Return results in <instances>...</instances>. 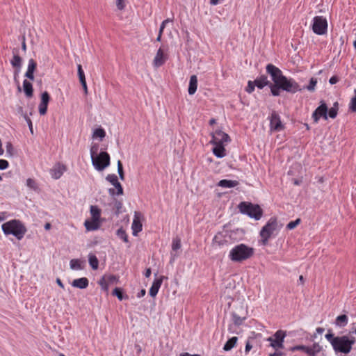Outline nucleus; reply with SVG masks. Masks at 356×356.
<instances>
[{"label": "nucleus", "instance_id": "obj_64", "mask_svg": "<svg viewBox=\"0 0 356 356\" xmlns=\"http://www.w3.org/2000/svg\"><path fill=\"white\" fill-rule=\"evenodd\" d=\"M180 356H200V355L195 354V355H191L188 353H181Z\"/></svg>", "mask_w": 356, "mask_h": 356}, {"label": "nucleus", "instance_id": "obj_23", "mask_svg": "<svg viewBox=\"0 0 356 356\" xmlns=\"http://www.w3.org/2000/svg\"><path fill=\"white\" fill-rule=\"evenodd\" d=\"M214 147H213L212 152L213 154L217 158H223L226 156V150L225 148V145L222 144H213Z\"/></svg>", "mask_w": 356, "mask_h": 356}, {"label": "nucleus", "instance_id": "obj_35", "mask_svg": "<svg viewBox=\"0 0 356 356\" xmlns=\"http://www.w3.org/2000/svg\"><path fill=\"white\" fill-rule=\"evenodd\" d=\"M113 186L117 189L116 195H122L123 188L122 187L121 184L118 181L117 182L115 183V184ZM108 192H109L110 195L115 194V189H113V188H110Z\"/></svg>", "mask_w": 356, "mask_h": 356}, {"label": "nucleus", "instance_id": "obj_37", "mask_svg": "<svg viewBox=\"0 0 356 356\" xmlns=\"http://www.w3.org/2000/svg\"><path fill=\"white\" fill-rule=\"evenodd\" d=\"M106 136V132L103 128H97L92 133L93 138H99L102 140Z\"/></svg>", "mask_w": 356, "mask_h": 356}, {"label": "nucleus", "instance_id": "obj_46", "mask_svg": "<svg viewBox=\"0 0 356 356\" xmlns=\"http://www.w3.org/2000/svg\"><path fill=\"white\" fill-rule=\"evenodd\" d=\"M106 180L108 181L112 185H114L115 182L118 181V177L115 174H109L106 177Z\"/></svg>", "mask_w": 356, "mask_h": 356}, {"label": "nucleus", "instance_id": "obj_42", "mask_svg": "<svg viewBox=\"0 0 356 356\" xmlns=\"http://www.w3.org/2000/svg\"><path fill=\"white\" fill-rule=\"evenodd\" d=\"M26 184L27 187H29V188H31L33 191H36L38 189V186H37L35 181L31 178H29L26 179Z\"/></svg>", "mask_w": 356, "mask_h": 356}, {"label": "nucleus", "instance_id": "obj_58", "mask_svg": "<svg viewBox=\"0 0 356 356\" xmlns=\"http://www.w3.org/2000/svg\"><path fill=\"white\" fill-rule=\"evenodd\" d=\"M118 279L115 275H111L107 277V282L108 283H113L118 282Z\"/></svg>", "mask_w": 356, "mask_h": 356}, {"label": "nucleus", "instance_id": "obj_47", "mask_svg": "<svg viewBox=\"0 0 356 356\" xmlns=\"http://www.w3.org/2000/svg\"><path fill=\"white\" fill-rule=\"evenodd\" d=\"M270 92L273 96H279L280 95V88L277 86L275 84H270Z\"/></svg>", "mask_w": 356, "mask_h": 356}, {"label": "nucleus", "instance_id": "obj_12", "mask_svg": "<svg viewBox=\"0 0 356 356\" xmlns=\"http://www.w3.org/2000/svg\"><path fill=\"white\" fill-rule=\"evenodd\" d=\"M327 106L324 101L320 102V105L313 112L312 118L315 123H317L322 117L327 120Z\"/></svg>", "mask_w": 356, "mask_h": 356}, {"label": "nucleus", "instance_id": "obj_5", "mask_svg": "<svg viewBox=\"0 0 356 356\" xmlns=\"http://www.w3.org/2000/svg\"><path fill=\"white\" fill-rule=\"evenodd\" d=\"M238 209L243 214L248 216L256 220H259L263 214L262 209L258 204L242 202L238 204Z\"/></svg>", "mask_w": 356, "mask_h": 356}, {"label": "nucleus", "instance_id": "obj_34", "mask_svg": "<svg viewBox=\"0 0 356 356\" xmlns=\"http://www.w3.org/2000/svg\"><path fill=\"white\" fill-rule=\"evenodd\" d=\"M339 109V104L337 102L333 104L332 107H331L328 111V115L330 118L334 119L338 113Z\"/></svg>", "mask_w": 356, "mask_h": 356}, {"label": "nucleus", "instance_id": "obj_38", "mask_svg": "<svg viewBox=\"0 0 356 356\" xmlns=\"http://www.w3.org/2000/svg\"><path fill=\"white\" fill-rule=\"evenodd\" d=\"M116 235L118 236V238H120L121 240H122L124 243L129 242L128 236H127L125 230L122 227H120V229H118L117 230Z\"/></svg>", "mask_w": 356, "mask_h": 356}, {"label": "nucleus", "instance_id": "obj_48", "mask_svg": "<svg viewBox=\"0 0 356 356\" xmlns=\"http://www.w3.org/2000/svg\"><path fill=\"white\" fill-rule=\"evenodd\" d=\"M300 222V219H296V220L289 222L286 227L288 229H294L299 223Z\"/></svg>", "mask_w": 356, "mask_h": 356}, {"label": "nucleus", "instance_id": "obj_21", "mask_svg": "<svg viewBox=\"0 0 356 356\" xmlns=\"http://www.w3.org/2000/svg\"><path fill=\"white\" fill-rule=\"evenodd\" d=\"M71 284L73 287L84 289L88 286L89 281L86 277H81L74 280Z\"/></svg>", "mask_w": 356, "mask_h": 356}, {"label": "nucleus", "instance_id": "obj_6", "mask_svg": "<svg viewBox=\"0 0 356 356\" xmlns=\"http://www.w3.org/2000/svg\"><path fill=\"white\" fill-rule=\"evenodd\" d=\"M277 230V222L275 218H270L263 227L260 232L261 241L264 245L267 244L270 236Z\"/></svg>", "mask_w": 356, "mask_h": 356}, {"label": "nucleus", "instance_id": "obj_41", "mask_svg": "<svg viewBox=\"0 0 356 356\" xmlns=\"http://www.w3.org/2000/svg\"><path fill=\"white\" fill-rule=\"evenodd\" d=\"M181 248V240L178 237L173 238L172 243V250L177 251Z\"/></svg>", "mask_w": 356, "mask_h": 356}, {"label": "nucleus", "instance_id": "obj_44", "mask_svg": "<svg viewBox=\"0 0 356 356\" xmlns=\"http://www.w3.org/2000/svg\"><path fill=\"white\" fill-rule=\"evenodd\" d=\"M255 86L256 85L253 81H248L245 91L248 93L251 94L254 90Z\"/></svg>", "mask_w": 356, "mask_h": 356}, {"label": "nucleus", "instance_id": "obj_53", "mask_svg": "<svg viewBox=\"0 0 356 356\" xmlns=\"http://www.w3.org/2000/svg\"><path fill=\"white\" fill-rule=\"evenodd\" d=\"M9 165L8 161L4 159H0V170H6Z\"/></svg>", "mask_w": 356, "mask_h": 356}, {"label": "nucleus", "instance_id": "obj_51", "mask_svg": "<svg viewBox=\"0 0 356 356\" xmlns=\"http://www.w3.org/2000/svg\"><path fill=\"white\" fill-rule=\"evenodd\" d=\"M24 118L26 120V122H27V125L29 126L31 133L33 134V124H32L31 120L29 118V116L27 115L26 113H25L24 115Z\"/></svg>", "mask_w": 356, "mask_h": 356}, {"label": "nucleus", "instance_id": "obj_18", "mask_svg": "<svg viewBox=\"0 0 356 356\" xmlns=\"http://www.w3.org/2000/svg\"><path fill=\"white\" fill-rule=\"evenodd\" d=\"M164 277L161 276L160 277L155 279L149 289V295L152 297H155L159 292V290L162 284Z\"/></svg>", "mask_w": 356, "mask_h": 356}, {"label": "nucleus", "instance_id": "obj_22", "mask_svg": "<svg viewBox=\"0 0 356 356\" xmlns=\"http://www.w3.org/2000/svg\"><path fill=\"white\" fill-rule=\"evenodd\" d=\"M37 64L33 59H30L28 63L27 70L25 73V76L31 80H34V71L36 68Z\"/></svg>", "mask_w": 356, "mask_h": 356}, {"label": "nucleus", "instance_id": "obj_15", "mask_svg": "<svg viewBox=\"0 0 356 356\" xmlns=\"http://www.w3.org/2000/svg\"><path fill=\"white\" fill-rule=\"evenodd\" d=\"M167 51L168 49H166V52H165V50L162 47H160L157 50L156 54L153 60L154 67H159L165 63V61L168 58Z\"/></svg>", "mask_w": 356, "mask_h": 356}, {"label": "nucleus", "instance_id": "obj_29", "mask_svg": "<svg viewBox=\"0 0 356 356\" xmlns=\"http://www.w3.org/2000/svg\"><path fill=\"white\" fill-rule=\"evenodd\" d=\"M23 89L24 92L27 97H31L33 96V86L31 82L26 79L23 81Z\"/></svg>", "mask_w": 356, "mask_h": 356}, {"label": "nucleus", "instance_id": "obj_19", "mask_svg": "<svg viewBox=\"0 0 356 356\" xmlns=\"http://www.w3.org/2000/svg\"><path fill=\"white\" fill-rule=\"evenodd\" d=\"M65 171V165L58 163L50 170V174L54 179H58L63 175Z\"/></svg>", "mask_w": 356, "mask_h": 356}, {"label": "nucleus", "instance_id": "obj_55", "mask_svg": "<svg viewBox=\"0 0 356 356\" xmlns=\"http://www.w3.org/2000/svg\"><path fill=\"white\" fill-rule=\"evenodd\" d=\"M77 71L79 79H85V74L81 65H77Z\"/></svg>", "mask_w": 356, "mask_h": 356}, {"label": "nucleus", "instance_id": "obj_33", "mask_svg": "<svg viewBox=\"0 0 356 356\" xmlns=\"http://www.w3.org/2000/svg\"><path fill=\"white\" fill-rule=\"evenodd\" d=\"M10 63L13 67L20 69L22 66V58L18 54H14Z\"/></svg>", "mask_w": 356, "mask_h": 356}, {"label": "nucleus", "instance_id": "obj_27", "mask_svg": "<svg viewBox=\"0 0 356 356\" xmlns=\"http://www.w3.org/2000/svg\"><path fill=\"white\" fill-rule=\"evenodd\" d=\"M70 268L74 270H81L83 269V261L79 259H72L70 261Z\"/></svg>", "mask_w": 356, "mask_h": 356}, {"label": "nucleus", "instance_id": "obj_49", "mask_svg": "<svg viewBox=\"0 0 356 356\" xmlns=\"http://www.w3.org/2000/svg\"><path fill=\"white\" fill-rule=\"evenodd\" d=\"M170 22H172V19L168 18V19L163 20L160 26L159 33H161V34H163V30H164L166 24Z\"/></svg>", "mask_w": 356, "mask_h": 356}, {"label": "nucleus", "instance_id": "obj_31", "mask_svg": "<svg viewBox=\"0 0 356 356\" xmlns=\"http://www.w3.org/2000/svg\"><path fill=\"white\" fill-rule=\"evenodd\" d=\"M348 318L345 314L339 315L337 317L335 321L336 325L339 327H344L348 324Z\"/></svg>", "mask_w": 356, "mask_h": 356}, {"label": "nucleus", "instance_id": "obj_60", "mask_svg": "<svg viewBox=\"0 0 356 356\" xmlns=\"http://www.w3.org/2000/svg\"><path fill=\"white\" fill-rule=\"evenodd\" d=\"M252 346L250 344V341H248L246 342L245 347V353L246 354L248 353L250 351V350L252 349Z\"/></svg>", "mask_w": 356, "mask_h": 356}, {"label": "nucleus", "instance_id": "obj_26", "mask_svg": "<svg viewBox=\"0 0 356 356\" xmlns=\"http://www.w3.org/2000/svg\"><path fill=\"white\" fill-rule=\"evenodd\" d=\"M238 181L236 180L222 179L218 183V186L222 188H230L237 186Z\"/></svg>", "mask_w": 356, "mask_h": 356}, {"label": "nucleus", "instance_id": "obj_32", "mask_svg": "<svg viewBox=\"0 0 356 356\" xmlns=\"http://www.w3.org/2000/svg\"><path fill=\"white\" fill-rule=\"evenodd\" d=\"M88 262L90 267L93 270H97L99 267V261L97 257L93 254H89L88 255Z\"/></svg>", "mask_w": 356, "mask_h": 356}, {"label": "nucleus", "instance_id": "obj_52", "mask_svg": "<svg viewBox=\"0 0 356 356\" xmlns=\"http://www.w3.org/2000/svg\"><path fill=\"white\" fill-rule=\"evenodd\" d=\"M232 316H233L234 323L236 325H241L243 323V320H244L243 318H241L239 316H238L236 314H234L232 315Z\"/></svg>", "mask_w": 356, "mask_h": 356}, {"label": "nucleus", "instance_id": "obj_13", "mask_svg": "<svg viewBox=\"0 0 356 356\" xmlns=\"http://www.w3.org/2000/svg\"><path fill=\"white\" fill-rule=\"evenodd\" d=\"M270 129L272 131H280L284 129V126L281 121L280 115L275 111L269 116Z\"/></svg>", "mask_w": 356, "mask_h": 356}, {"label": "nucleus", "instance_id": "obj_59", "mask_svg": "<svg viewBox=\"0 0 356 356\" xmlns=\"http://www.w3.org/2000/svg\"><path fill=\"white\" fill-rule=\"evenodd\" d=\"M339 81V79L338 78V76H332L329 79V83H330L331 85H334V84L337 83Z\"/></svg>", "mask_w": 356, "mask_h": 356}, {"label": "nucleus", "instance_id": "obj_17", "mask_svg": "<svg viewBox=\"0 0 356 356\" xmlns=\"http://www.w3.org/2000/svg\"><path fill=\"white\" fill-rule=\"evenodd\" d=\"M50 100V97L47 91L43 92L41 94V101L39 104V113L41 115H44L47 113L48 104Z\"/></svg>", "mask_w": 356, "mask_h": 356}, {"label": "nucleus", "instance_id": "obj_2", "mask_svg": "<svg viewBox=\"0 0 356 356\" xmlns=\"http://www.w3.org/2000/svg\"><path fill=\"white\" fill-rule=\"evenodd\" d=\"M325 337L330 343L336 353H349L352 349L353 345L355 342V339L353 337H349L347 335L334 337L330 330H328V332L325 335Z\"/></svg>", "mask_w": 356, "mask_h": 356}, {"label": "nucleus", "instance_id": "obj_43", "mask_svg": "<svg viewBox=\"0 0 356 356\" xmlns=\"http://www.w3.org/2000/svg\"><path fill=\"white\" fill-rule=\"evenodd\" d=\"M98 150H99V145L98 144H93L91 146L90 149L91 159L92 158L95 157L96 155H98L97 154Z\"/></svg>", "mask_w": 356, "mask_h": 356}, {"label": "nucleus", "instance_id": "obj_3", "mask_svg": "<svg viewBox=\"0 0 356 356\" xmlns=\"http://www.w3.org/2000/svg\"><path fill=\"white\" fill-rule=\"evenodd\" d=\"M254 249L245 244L241 243L235 245L229 253V258L234 262H241L252 257Z\"/></svg>", "mask_w": 356, "mask_h": 356}, {"label": "nucleus", "instance_id": "obj_45", "mask_svg": "<svg viewBox=\"0 0 356 356\" xmlns=\"http://www.w3.org/2000/svg\"><path fill=\"white\" fill-rule=\"evenodd\" d=\"M113 295L116 296L120 300H122L124 298L122 291L120 288L116 287L113 291Z\"/></svg>", "mask_w": 356, "mask_h": 356}, {"label": "nucleus", "instance_id": "obj_10", "mask_svg": "<svg viewBox=\"0 0 356 356\" xmlns=\"http://www.w3.org/2000/svg\"><path fill=\"white\" fill-rule=\"evenodd\" d=\"M232 231L224 230L218 232L213 238V243L221 248L232 243Z\"/></svg>", "mask_w": 356, "mask_h": 356}, {"label": "nucleus", "instance_id": "obj_62", "mask_svg": "<svg viewBox=\"0 0 356 356\" xmlns=\"http://www.w3.org/2000/svg\"><path fill=\"white\" fill-rule=\"evenodd\" d=\"M145 293H146L145 290V289H142V290H140V291L138 293V294H137V297H138V298H140L143 297V296L145 295Z\"/></svg>", "mask_w": 356, "mask_h": 356}, {"label": "nucleus", "instance_id": "obj_39", "mask_svg": "<svg viewBox=\"0 0 356 356\" xmlns=\"http://www.w3.org/2000/svg\"><path fill=\"white\" fill-rule=\"evenodd\" d=\"M98 284L100 285L102 290H104L105 291H108L109 283L107 282L105 277H102L98 282Z\"/></svg>", "mask_w": 356, "mask_h": 356}, {"label": "nucleus", "instance_id": "obj_28", "mask_svg": "<svg viewBox=\"0 0 356 356\" xmlns=\"http://www.w3.org/2000/svg\"><path fill=\"white\" fill-rule=\"evenodd\" d=\"M91 219L100 220L101 209L96 205H92L90 207Z\"/></svg>", "mask_w": 356, "mask_h": 356}, {"label": "nucleus", "instance_id": "obj_36", "mask_svg": "<svg viewBox=\"0 0 356 356\" xmlns=\"http://www.w3.org/2000/svg\"><path fill=\"white\" fill-rule=\"evenodd\" d=\"M317 82L316 78L312 77L309 80V84L307 86H305L304 88L307 89L309 92H314L316 90Z\"/></svg>", "mask_w": 356, "mask_h": 356}, {"label": "nucleus", "instance_id": "obj_30", "mask_svg": "<svg viewBox=\"0 0 356 356\" xmlns=\"http://www.w3.org/2000/svg\"><path fill=\"white\" fill-rule=\"evenodd\" d=\"M238 338L236 337H232L230 338L224 345L223 350L229 351L232 350L236 344Z\"/></svg>", "mask_w": 356, "mask_h": 356}, {"label": "nucleus", "instance_id": "obj_9", "mask_svg": "<svg viewBox=\"0 0 356 356\" xmlns=\"http://www.w3.org/2000/svg\"><path fill=\"white\" fill-rule=\"evenodd\" d=\"M286 336V332L282 330H277L272 337L266 339L270 342V346L275 350L284 348V341Z\"/></svg>", "mask_w": 356, "mask_h": 356}, {"label": "nucleus", "instance_id": "obj_4", "mask_svg": "<svg viewBox=\"0 0 356 356\" xmlns=\"http://www.w3.org/2000/svg\"><path fill=\"white\" fill-rule=\"evenodd\" d=\"M5 235H13L17 239L21 240L26 232V228L19 220H10L1 226Z\"/></svg>", "mask_w": 356, "mask_h": 356}, {"label": "nucleus", "instance_id": "obj_16", "mask_svg": "<svg viewBox=\"0 0 356 356\" xmlns=\"http://www.w3.org/2000/svg\"><path fill=\"white\" fill-rule=\"evenodd\" d=\"M141 213L140 212H135L134 216L133 222L131 224L132 234L135 236L138 235L143 229L141 222Z\"/></svg>", "mask_w": 356, "mask_h": 356}, {"label": "nucleus", "instance_id": "obj_25", "mask_svg": "<svg viewBox=\"0 0 356 356\" xmlns=\"http://www.w3.org/2000/svg\"><path fill=\"white\" fill-rule=\"evenodd\" d=\"M197 88V79L195 75H192L190 77L188 86V94L193 95L195 93Z\"/></svg>", "mask_w": 356, "mask_h": 356}, {"label": "nucleus", "instance_id": "obj_7", "mask_svg": "<svg viewBox=\"0 0 356 356\" xmlns=\"http://www.w3.org/2000/svg\"><path fill=\"white\" fill-rule=\"evenodd\" d=\"M92 164L97 171H102L110 165V156L106 152H101L91 159Z\"/></svg>", "mask_w": 356, "mask_h": 356}, {"label": "nucleus", "instance_id": "obj_57", "mask_svg": "<svg viewBox=\"0 0 356 356\" xmlns=\"http://www.w3.org/2000/svg\"><path fill=\"white\" fill-rule=\"evenodd\" d=\"M80 82H81V84L83 87V89L84 90V92L85 94H87L88 93V86H87V83H86V78L85 79H79Z\"/></svg>", "mask_w": 356, "mask_h": 356}, {"label": "nucleus", "instance_id": "obj_1", "mask_svg": "<svg viewBox=\"0 0 356 356\" xmlns=\"http://www.w3.org/2000/svg\"><path fill=\"white\" fill-rule=\"evenodd\" d=\"M274 83L281 90L290 93H296L302 89L300 85L292 78H287L282 72L273 64H268L266 67Z\"/></svg>", "mask_w": 356, "mask_h": 356}, {"label": "nucleus", "instance_id": "obj_40", "mask_svg": "<svg viewBox=\"0 0 356 356\" xmlns=\"http://www.w3.org/2000/svg\"><path fill=\"white\" fill-rule=\"evenodd\" d=\"M355 95L350 99L349 103V109L353 112H356V89L354 90Z\"/></svg>", "mask_w": 356, "mask_h": 356}, {"label": "nucleus", "instance_id": "obj_56", "mask_svg": "<svg viewBox=\"0 0 356 356\" xmlns=\"http://www.w3.org/2000/svg\"><path fill=\"white\" fill-rule=\"evenodd\" d=\"M116 6L119 10H123L125 7L124 0H116Z\"/></svg>", "mask_w": 356, "mask_h": 356}, {"label": "nucleus", "instance_id": "obj_20", "mask_svg": "<svg viewBox=\"0 0 356 356\" xmlns=\"http://www.w3.org/2000/svg\"><path fill=\"white\" fill-rule=\"evenodd\" d=\"M101 222L97 220H86L84 222V226L88 232L95 231L100 228Z\"/></svg>", "mask_w": 356, "mask_h": 356}, {"label": "nucleus", "instance_id": "obj_61", "mask_svg": "<svg viewBox=\"0 0 356 356\" xmlns=\"http://www.w3.org/2000/svg\"><path fill=\"white\" fill-rule=\"evenodd\" d=\"M7 218L6 212H1L0 213V222L3 221Z\"/></svg>", "mask_w": 356, "mask_h": 356}, {"label": "nucleus", "instance_id": "obj_50", "mask_svg": "<svg viewBox=\"0 0 356 356\" xmlns=\"http://www.w3.org/2000/svg\"><path fill=\"white\" fill-rule=\"evenodd\" d=\"M118 172L119 174L120 178L123 180L124 179V172L123 168L120 161H118Z\"/></svg>", "mask_w": 356, "mask_h": 356}, {"label": "nucleus", "instance_id": "obj_11", "mask_svg": "<svg viewBox=\"0 0 356 356\" xmlns=\"http://www.w3.org/2000/svg\"><path fill=\"white\" fill-rule=\"evenodd\" d=\"M293 350H301L305 352L308 356H316L322 350V347L318 343H314L311 346L299 345L292 348Z\"/></svg>", "mask_w": 356, "mask_h": 356}, {"label": "nucleus", "instance_id": "obj_24", "mask_svg": "<svg viewBox=\"0 0 356 356\" xmlns=\"http://www.w3.org/2000/svg\"><path fill=\"white\" fill-rule=\"evenodd\" d=\"M253 81L259 89H262L265 86L270 84L266 75H261Z\"/></svg>", "mask_w": 356, "mask_h": 356}, {"label": "nucleus", "instance_id": "obj_8", "mask_svg": "<svg viewBox=\"0 0 356 356\" xmlns=\"http://www.w3.org/2000/svg\"><path fill=\"white\" fill-rule=\"evenodd\" d=\"M312 31L319 35H325L327 31V21L323 16H316L312 20Z\"/></svg>", "mask_w": 356, "mask_h": 356}, {"label": "nucleus", "instance_id": "obj_54", "mask_svg": "<svg viewBox=\"0 0 356 356\" xmlns=\"http://www.w3.org/2000/svg\"><path fill=\"white\" fill-rule=\"evenodd\" d=\"M6 153L9 155H13V147L11 143H7L6 145Z\"/></svg>", "mask_w": 356, "mask_h": 356}, {"label": "nucleus", "instance_id": "obj_14", "mask_svg": "<svg viewBox=\"0 0 356 356\" xmlns=\"http://www.w3.org/2000/svg\"><path fill=\"white\" fill-rule=\"evenodd\" d=\"M230 141V138L228 134L222 131L221 130H216L212 134V138L210 141L211 144H222L225 145Z\"/></svg>", "mask_w": 356, "mask_h": 356}, {"label": "nucleus", "instance_id": "obj_63", "mask_svg": "<svg viewBox=\"0 0 356 356\" xmlns=\"http://www.w3.org/2000/svg\"><path fill=\"white\" fill-rule=\"evenodd\" d=\"M269 356H283L281 352H275L274 353L270 354Z\"/></svg>", "mask_w": 356, "mask_h": 356}]
</instances>
